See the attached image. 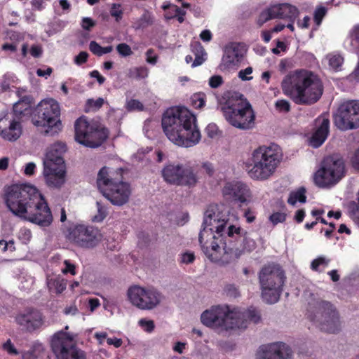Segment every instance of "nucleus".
<instances>
[{"mask_svg": "<svg viewBox=\"0 0 359 359\" xmlns=\"http://www.w3.org/2000/svg\"><path fill=\"white\" fill-rule=\"evenodd\" d=\"M217 217L213 209L208 208L198 235L202 251L211 262L226 265L236 261L245 250L251 252L256 248L255 241L248 238L247 232L240 227L230 225L225 236L227 222Z\"/></svg>", "mask_w": 359, "mask_h": 359, "instance_id": "obj_1", "label": "nucleus"}, {"mask_svg": "<svg viewBox=\"0 0 359 359\" xmlns=\"http://www.w3.org/2000/svg\"><path fill=\"white\" fill-rule=\"evenodd\" d=\"M196 116L185 107L167 109L163 115L161 125L167 137L175 144L191 147L201 138Z\"/></svg>", "mask_w": 359, "mask_h": 359, "instance_id": "obj_2", "label": "nucleus"}, {"mask_svg": "<svg viewBox=\"0 0 359 359\" xmlns=\"http://www.w3.org/2000/svg\"><path fill=\"white\" fill-rule=\"evenodd\" d=\"M281 88L285 95L300 105L315 104L323 93L320 78L311 71L304 69L290 72L285 75Z\"/></svg>", "mask_w": 359, "mask_h": 359, "instance_id": "obj_3", "label": "nucleus"}, {"mask_svg": "<svg viewBox=\"0 0 359 359\" xmlns=\"http://www.w3.org/2000/svg\"><path fill=\"white\" fill-rule=\"evenodd\" d=\"M220 109L226 121L232 126L248 130L253 127L255 114L250 103L237 92L225 93L219 101Z\"/></svg>", "mask_w": 359, "mask_h": 359, "instance_id": "obj_4", "label": "nucleus"}, {"mask_svg": "<svg viewBox=\"0 0 359 359\" xmlns=\"http://www.w3.org/2000/svg\"><path fill=\"white\" fill-rule=\"evenodd\" d=\"M123 175L122 168L114 170L105 166L97 174L98 189L114 205L121 206L126 204L131 194L130 186L123 181Z\"/></svg>", "mask_w": 359, "mask_h": 359, "instance_id": "obj_5", "label": "nucleus"}, {"mask_svg": "<svg viewBox=\"0 0 359 359\" xmlns=\"http://www.w3.org/2000/svg\"><path fill=\"white\" fill-rule=\"evenodd\" d=\"M282 158V150L278 145L259 146L252 151V164L247 165L248 173L254 180H266L276 172Z\"/></svg>", "mask_w": 359, "mask_h": 359, "instance_id": "obj_6", "label": "nucleus"}, {"mask_svg": "<svg viewBox=\"0 0 359 359\" xmlns=\"http://www.w3.org/2000/svg\"><path fill=\"white\" fill-rule=\"evenodd\" d=\"M317 294L318 293L307 294L306 316L320 330L334 333L339 330V313L330 302L320 299Z\"/></svg>", "mask_w": 359, "mask_h": 359, "instance_id": "obj_7", "label": "nucleus"}, {"mask_svg": "<svg viewBox=\"0 0 359 359\" xmlns=\"http://www.w3.org/2000/svg\"><path fill=\"white\" fill-rule=\"evenodd\" d=\"M39 191L27 184H13L5 186L3 198L8 209L18 217L27 212V208L37 199Z\"/></svg>", "mask_w": 359, "mask_h": 359, "instance_id": "obj_8", "label": "nucleus"}, {"mask_svg": "<svg viewBox=\"0 0 359 359\" xmlns=\"http://www.w3.org/2000/svg\"><path fill=\"white\" fill-rule=\"evenodd\" d=\"M239 313L228 305L212 306L201 316V323L210 328L222 330H236L245 327V322L238 319Z\"/></svg>", "mask_w": 359, "mask_h": 359, "instance_id": "obj_9", "label": "nucleus"}, {"mask_svg": "<svg viewBox=\"0 0 359 359\" xmlns=\"http://www.w3.org/2000/svg\"><path fill=\"white\" fill-rule=\"evenodd\" d=\"M32 122L46 134L57 133L62 128L59 103L54 99L41 101L33 111Z\"/></svg>", "mask_w": 359, "mask_h": 359, "instance_id": "obj_10", "label": "nucleus"}, {"mask_svg": "<svg viewBox=\"0 0 359 359\" xmlns=\"http://www.w3.org/2000/svg\"><path fill=\"white\" fill-rule=\"evenodd\" d=\"M75 140L87 147L100 146L108 137L109 130L96 121H88L85 116L74 123Z\"/></svg>", "mask_w": 359, "mask_h": 359, "instance_id": "obj_11", "label": "nucleus"}, {"mask_svg": "<svg viewBox=\"0 0 359 359\" xmlns=\"http://www.w3.org/2000/svg\"><path fill=\"white\" fill-rule=\"evenodd\" d=\"M345 175L344 159L333 154L324 158L321 168L315 174L314 181L319 187H329L338 183Z\"/></svg>", "mask_w": 359, "mask_h": 359, "instance_id": "obj_12", "label": "nucleus"}, {"mask_svg": "<svg viewBox=\"0 0 359 359\" xmlns=\"http://www.w3.org/2000/svg\"><path fill=\"white\" fill-rule=\"evenodd\" d=\"M163 180L170 185L194 187L198 177L194 168L188 164L168 163L161 170Z\"/></svg>", "mask_w": 359, "mask_h": 359, "instance_id": "obj_13", "label": "nucleus"}, {"mask_svg": "<svg viewBox=\"0 0 359 359\" xmlns=\"http://www.w3.org/2000/svg\"><path fill=\"white\" fill-rule=\"evenodd\" d=\"M333 120L335 126L343 131L359 128V100L341 103L334 114Z\"/></svg>", "mask_w": 359, "mask_h": 359, "instance_id": "obj_14", "label": "nucleus"}, {"mask_svg": "<svg viewBox=\"0 0 359 359\" xmlns=\"http://www.w3.org/2000/svg\"><path fill=\"white\" fill-rule=\"evenodd\" d=\"M67 238L78 247L91 249L96 247L102 241V234L97 227L91 225L77 224L69 229Z\"/></svg>", "mask_w": 359, "mask_h": 359, "instance_id": "obj_15", "label": "nucleus"}, {"mask_svg": "<svg viewBox=\"0 0 359 359\" xmlns=\"http://www.w3.org/2000/svg\"><path fill=\"white\" fill-rule=\"evenodd\" d=\"M51 348L57 359H86L84 351L76 346L73 337L63 332L54 334Z\"/></svg>", "mask_w": 359, "mask_h": 359, "instance_id": "obj_16", "label": "nucleus"}, {"mask_svg": "<svg viewBox=\"0 0 359 359\" xmlns=\"http://www.w3.org/2000/svg\"><path fill=\"white\" fill-rule=\"evenodd\" d=\"M259 279L264 290L281 292L286 279L282 267L275 263L264 265L259 273Z\"/></svg>", "mask_w": 359, "mask_h": 359, "instance_id": "obj_17", "label": "nucleus"}, {"mask_svg": "<svg viewBox=\"0 0 359 359\" xmlns=\"http://www.w3.org/2000/svg\"><path fill=\"white\" fill-rule=\"evenodd\" d=\"M32 208H27V212L20 217L25 220L38 224L43 227L48 226L53 222V215L50 208L43 195L40 193Z\"/></svg>", "mask_w": 359, "mask_h": 359, "instance_id": "obj_18", "label": "nucleus"}, {"mask_svg": "<svg viewBox=\"0 0 359 359\" xmlns=\"http://www.w3.org/2000/svg\"><path fill=\"white\" fill-rule=\"evenodd\" d=\"M57 163H53V160H44L43 175L46 182L49 187L60 188L65 181V161L60 158H56Z\"/></svg>", "mask_w": 359, "mask_h": 359, "instance_id": "obj_19", "label": "nucleus"}, {"mask_svg": "<svg viewBox=\"0 0 359 359\" xmlns=\"http://www.w3.org/2000/svg\"><path fill=\"white\" fill-rule=\"evenodd\" d=\"M15 322L22 330L32 333L43 326L44 318L40 311L29 307L18 312L15 316Z\"/></svg>", "mask_w": 359, "mask_h": 359, "instance_id": "obj_20", "label": "nucleus"}, {"mask_svg": "<svg viewBox=\"0 0 359 359\" xmlns=\"http://www.w3.org/2000/svg\"><path fill=\"white\" fill-rule=\"evenodd\" d=\"M21 122L17 116L6 114L0 118V136L9 142L18 140L22 133Z\"/></svg>", "mask_w": 359, "mask_h": 359, "instance_id": "obj_21", "label": "nucleus"}, {"mask_svg": "<svg viewBox=\"0 0 359 359\" xmlns=\"http://www.w3.org/2000/svg\"><path fill=\"white\" fill-rule=\"evenodd\" d=\"M292 355L290 346L278 341L261 346L257 353V359H289Z\"/></svg>", "mask_w": 359, "mask_h": 359, "instance_id": "obj_22", "label": "nucleus"}, {"mask_svg": "<svg viewBox=\"0 0 359 359\" xmlns=\"http://www.w3.org/2000/svg\"><path fill=\"white\" fill-rule=\"evenodd\" d=\"M246 52L245 46L241 43H231L224 50L222 60L224 69L231 70L236 69L243 59Z\"/></svg>", "mask_w": 359, "mask_h": 359, "instance_id": "obj_23", "label": "nucleus"}, {"mask_svg": "<svg viewBox=\"0 0 359 359\" xmlns=\"http://www.w3.org/2000/svg\"><path fill=\"white\" fill-rule=\"evenodd\" d=\"M224 196L229 200L245 203L251 196V191L247 184L241 182H227L222 189Z\"/></svg>", "mask_w": 359, "mask_h": 359, "instance_id": "obj_24", "label": "nucleus"}, {"mask_svg": "<svg viewBox=\"0 0 359 359\" xmlns=\"http://www.w3.org/2000/svg\"><path fill=\"white\" fill-rule=\"evenodd\" d=\"M130 302L140 309H151L159 303L158 293H127Z\"/></svg>", "mask_w": 359, "mask_h": 359, "instance_id": "obj_25", "label": "nucleus"}, {"mask_svg": "<svg viewBox=\"0 0 359 359\" xmlns=\"http://www.w3.org/2000/svg\"><path fill=\"white\" fill-rule=\"evenodd\" d=\"M316 122L318 126L311 136V144L318 148L324 143L330 133V119L327 116L323 115L319 116Z\"/></svg>", "mask_w": 359, "mask_h": 359, "instance_id": "obj_26", "label": "nucleus"}, {"mask_svg": "<svg viewBox=\"0 0 359 359\" xmlns=\"http://www.w3.org/2000/svg\"><path fill=\"white\" fill-rule=\"evenodd\" d=\"M276 18L289 19L294 22L299 15L297 8L290 4H280L273 6Z\"/></svg>", "mask_w": 359, "mask_h": 359, "instance_id": "obj_27", "label": "nucleus"}, {"mask_svg": "<svg viewBox=\"0 0 359 359\" xmlns=\"http://www.w3.org/2000/svg\"><path fill=\"white\" fill-rule=\"evenodd\" d=\"M233 310L239 313L238 319L245 322V327H236V329H245L248 325V321H252L257 324L261 321V315L259 312L254 307L251 306L245 311H242L239 308L233 307Z\"/></svg>", "mask_w": 359, "mask_h": 359, "instance_id": "obj_28", "label": "nucleus"}, {"mask_svg": "<svg viewBox=\"0 0 359 359\" xmlns=\"http://www.w3.org/2000/svg\"><path fill=\"white\" fill-rule=\"evenodd\" d=\"M66 144L62 142L53 144L47 152L45 160L51 159L53 163H57L56 158H60L64 160L62 154L66 151Z\"/></svg>", "mask_w": 359, "mask_h": 359, "instance_id": "obj_29", "label": "nucleus"}, {"mask_svg": "<svg viewBox=\"0 0 359 359\" xmlns=\"http://www.w3.org/2000/svg\"><path fill=\"white\" fill-rule=\"evenodd\" d=\"M326 58L328 61V65L331 69L335 72L341 70V66L344 63V57L339 53H330L327 55Z\"/></svg>", "mask_w": 359, "mask_h": 359, "instance_id": "obj_30", "label": "nucleus"}, {"mask_svg": "<svg viewBox=\"0 0 359 359\" xmlns=\"http://www.w3.org/2000/svg\"><path fill=\"white\" fill-rule=\"evenodd\" d=\"M149 75V69L146 66L131 67L128 70L127 76L131 79L142 80Z\"/></svg>", "mask_w": 359, "mask_h": 359, "instance_id": "obj_31", "label": "nucleus"}, {"mask_svg": "<svg viewBox=\"0 0 359 359\" xmlns=\"http://www.w3.org/2000/svg\"><path fill=\"white\" fill-rule=\"evenodd\" d=\"M193 52L195 54V60L191 65L192 67L199 66L205 61L204 55H205L203 47L199 42H196L192 45Z\"/></svg>", "mask_w": 359, "mask_h": 359, "instance_id": "obj_32", "label": "nucleus"}, {"mask_svg": "<svg viewBox=\"0 0 359 359\" xmlns=\"http://www.w3.org/2000/svg\"><path fill=\"white\" fill-rule=\"evenodd\" d=\"M306 189L304 187H300L296 191L290 193L287 199V203L290 205H295L299 201L304 203L306 201V196L305 195Z\"/></svg>", "mask_w": 359, "mask_h": 359, "instance_id": "obj_33", "label": "nucleus"}, {"mask_svg": "<svg viewBox=\"0 0 359 359\" xmlns=\"http://www.w3.org/2000/svg\"><path fill=\"white\" fill-rule=\"evenodd\" d=\"M43 347L41 344H34L30 350L25 352L22 355V359H37L43 353Z\"/></svg>", "mask_w": 359, "mask_h": 359, "instance_id": "obj_34", "label": "nucleus"}, {"mask_svg": "<svg viewBox=\"0 0 359 359\" xmlns=\"http://www.w3.org/2000/svg\"><path fill=\"white\" fill-rule=\"evenodd\" d=\"M90 50L97 56H102L104 54L109 53L113 50L112 46L102 47L98 43L92 41L89 44Z\"/></svg>", "mask_w": 359, "mask_h": 359, "instance_id": "obj_35", "label": "nucleus"}, {"mask_svg": "<svg viewBox=\"0 0 359 359\" xmlns=\"http://www.w3.org/2000/svg\"><path fill=\"white\" fill-rule=\"evenodd\" d=\"M191 105L194 109H202L206 102V95L204 93H196L190 97Z\"/></svg>", "mask_w": 359, "mask_h": 359, "instance_id": "obj_36", "label": "nucleus"}, {"mask_svg": "<svg viewBox=\"0 0 359 359\" xmlns=\"http://www.w3.org/2000/svg\"><path fill=\"white\" fill-rule=\"evenodd\" d=\"M275 10H273V6L268 8L263 11L259 15L257 23L259 26L263 25L267 21L275 19Z\"/></svg>", "mask_w": 359, "mask_h": 359, "instance_id": "obj_37", "label": "nucleus"}, {"mask_svg": "<svg viewBox=\"0 0 359 359\" xmlns=\"http://www.w3.org/2000/svg\"><path fill=\"white\" fill-rule=\"evenodd\" d=\"M48 285L50 288L54 287L55 292H64L67 288V281L64 278H56L50 279Z\"/></svg>", "mask_w": 359, "mask_h": 359, "instance_id": "obj_38", "label": "nucleus"}, {"mask_svg": "<svg viewBox=\"0 0 359 359\" xmlns=\"http://www.w3.org/2000/svg\"><path fill=\"white\" fill-rule=\"evenodd\" d=\"M29 105L26 104H23L22 102H16L13 107V112L9 114L17 116L21 120L22 115H24L26 111L29 109Z\"/></svg>", "mask_w": 359, "mask_h": 359, "instance_id": "obj_39", "label": "nucleus"}, {"mask_svg": "<svg viewBox=\"0 0 359 359\" xmlns=\"http://www.w3.org/2000/svg\"><path fill=\"white\" fill-rule=\"evenodd\" d=\"M327 9L323 6H317L313 13V20L316 25L319 26L326 15Z\"/></svg>", "mask_w": 359, "mask_h": 359, "instance_id": "obj_40", "label": "nucleus"}, {"mask_svg": "<svg viewBox=\"0 0 359 359\" xmlns=\"http://www.w3.org/2000/svg\"><path fill=\"white\" fill-rule=\"evenodd\" d=\"M96 205L97 208V214L93 217L92 220L95 222H100L107 217V210L106 207L102 205L101 202L97 201Z\"/></svg>", "mask_w": 359, "mask_h": 359, "instance_id": "obj_41", "label": "nucleus"}, {"mask_svg": "<svg viewBox=\"0 0 359 359\" xmlns=\"http://www.w3.org/2000/svg\"><path fill=\"white\" fill-rule=\"evenodd\" d=\"M261 297L266 304H273L279 301L280 293H261Z\"/></svg>", "mask_w": 359, "mask_h": 359, "instance_id": "obj_42", "label": "nucleus"}, {"mask_svg": "<svg viewBox=\"0 0 359 359\" xmlns=\"http://www.w3.org/2000/svg\"><path fill=\"white\" fill-rule=\"evenodd\" d=\"M116 50L122 57H128L133 54L130 46L126 43L118 44L116 46Z\"/></svg>", "mask_w": 359, "mask_h": 359, "instance_id": "obj_43", "label": "nucleus"}, {"mask_svg": "<svg viewBox=\"0 0 359 359\" xmlns=\"http://www.w3.org/2000/svg\"><path fill=\"white\" fill-rule=\"evenodd\" d=\"M126 109L128 111H142L144 109V105L141 102L137 100L131 99L126 104Z\"/></svg>", "mask_w": 359, "mask_h": 359, "instance_id": "obj_44", "label": "nucleus"}, {"mask_svg": "<svg viewBox=\"0 0 359 359\" xmlns=\"http://www.w3.org/2000/svg\"><path fill=\"white\" fill-rule=\"evenodd\" d=\"M123 12L121 8V4H113L110 9V15L116 18L118 22L123 17Z\"/></svg>", "mask_w": 359, "mask_h": 359, "instance_id": "obj_45", "label": "nucleus"}, {"mask_svg": "<svg viewBox=\"0 0 359 359\" xmlns=\"http://www.w3.org/2000/svg\"><path fill=\"white\" fill-rule=\"evenodd\" d=\"M286 216L285 213L276 212L270 215L269 220L273 225H276L278 223L284 222L286 219Z\"/></svg>", "mask_w": 359, "mask_h": 359, "instance_id": "obj_46", "label": "nucleus"}, {"mask_svg": "<svg viewBox=\"0 0 359 359\" xmlns=\"http://www.w3.org/2000/svg\"><path fill=\"white\" fill-rule=\"evenodd\" d=\"M329 260L326 259L325 257H319L312 261L311 268L313 271H318L320 266L323 265L324 266H327Z\"/></svg>", "mask_w": 359, "mask_h": 359, "instance_id": "obj_47", "label": "nucleus"}, {"mask_svg": "<svg viewBox=\"0 0 359 359\" xmlns=\"http://www.w3.org/2000/svg\"><path fill=\"white\" fill-rule=\"evenodd\" d=\"M276 109L280 112H288L290 110V104L285 100H278L275 103Z\"/></svg>", "mask_w": 359, "mask_h": 359, "instance_id": "obj_48", "label": "nucleus"}, {"mask_svg": "<svg viewBox=\"0 0 359 359\" xmlns=\"http://www.w3.org/2000/svg\"><path fill=\"white\" fill-rule=\"evenodd\" d=\"M348 210L349 213L356 221L358 219V217H359V203L354 201H350L348 203Z\"/></svg>", "mask_w": 359, "mask_h": 359, "instance_id": "obj_49", "label": "nucleus"}, {"mask_svg": "<svg viewBox=\"0 0 359 359\" xmlns=\"http://www.w3.org/2000/svg\"><path fill=\"white\" fill-rule=\"evenodd\" d=\"M153 23V19L149 13L145 12L139 20V25L141 27H145Z\"/></svg>", "mask_w": 359, "mask_h": 359, "instance_id": "obj_50", "label": "nucleus"}, {"mask_svg": "<svg viewBox=\"0 0 359 359\" xmlns=\"http://www.w3.org/2000/svg\"><path fill=\"white\" fill-rule=\"evenodd\" d=\"M139 325L147 332H151L155 327L153 320H148L144 318L139 320Z\"/></svg>", "mask_w": 359, "mask_h": 359, "instance_id": "obj_51", "label": "nucleus"}, {"mask_svg": "<svg viewBox=\"0 0 359 359\" xmlns=\"http://www.w3.org/2000/svg\"><path fill=\"white\" fill-rule=\"evenodd\" d=\"M146 61L149 64L156 65L158 61V55L155 54L153 48H149L146 52Z\"/></svg>", "mask_w": 359, "mask_h": 359, "instance_id": "obj_52", "label": "nucleus"}, {"mask_svg": "<svg viewBox=\"0 0 359 359\" xmlns=\"http://www.w3.org/2000/svg\"><path fill=\"white\" fill-rule=\"evenodd\" d=\"M252 71L253 69L251 67H248L245 69H241L238 72V77L242 81H250L253 79V77L251 76H248V75H250L252 73Z\"/></svg>", "mask_w": 359, "mask_h": 359, "instance_id": "obj_53", "label": "nucleus"}, {"mask_svg": "<svg viewBox=\"0 0 359 359\" xmlns=\"http://www.w3.org/2000/svg\"><path fill=\"white\" fill-rule=\"evenodd\" d=\"M88 57L87 52L81 51L74 57V63L79 66L82 65L88 61Z\"/></svg>", "mask_w": 359, "mask_h": 359, "instance_id": "obj_54", "label": "nucleus"}, {"mask_svg": "<svg viewBox=\"0 0 359 359\" xmlns=\"http://www.w3.org/2000/svg\"><path fill=\"white\" fill-rule=\"evenodd\" d=\"M224 81L220 75H214L209 79V85L212 88H217L223 83Z\"/></svg>", "mask_w": 359, "mask_h": 359, "instance_id": "obj_55", "label": "nucleus"}, {"mask_svg": "<svg viewBox=\"0 0 359 359\" xmlns=\"http://www.w3.org/2000/svg\"><path fill=\"white\" fill-rule=\"evenodd\" d=\"M195 260V255L194 252H186L181 255V262L189 264L193 263Z\"/></svg>", "mask_w": 359, "mask_h": 359, "instance_id": "obj_56", "label": "nucleus"}, {"mask_svg": "<svg viewBox=\"0 0 359 359\" xmlns=\"http://www.w3.org/2000/svg\"><path fill=\"white\" fill-rule=\"evenodd\" d=\"M3 348L11 355H18V351L12 344L11 339H8L3 345Z\"/></svg>", "mask_w": 359, "mask_h": 359, "instance_id": "obj_57", "label": "nucleus"}, {"mask_svg": "<svg viewBox=\"0 0 359 359\" xmlns=\"http://www.w3.org/2000/svg\"><path fill=\"white\" fill-rule=\"evenodd\" d=\"M64 264L65 267L62 269L63 273H71L72 275L76 274V266L69 260H65Z\"/></svg>", "mask_w": 359, "mask_h": 359, "instance_id": "obj_58", "label": "nucleus"}, {"mask_svg": "<svg viewBox=\"0 0 359 359\" xmlns=\"http://www.w3.org/2000/svg\"><path fill=\"white\" fill-rule=\"evenodd\" d=\"M95 25V21L90 18H83L81 21V27L83 29L90 31Z\"/></svg>", "mask_w": 359, "mask_h": 359, "instance_id": "obj_59", "label": "nucleus"}, {"mask_svg": "<svg viewBox=\"0 0 359 359\" xmlns=\"http://www.w3.org/2000/svg\"><path fill=\"white\" fill-rule=\"evenodd\" d=\"M351 164L355 170L359 172V148L355 150L351 156Z\"/></svg>", "mask_w": 359, "mask_h": 359, "instance_id": "obj_60", "label": "nucleus"}, {"mask_svg": "<svg viewBox=\"0 0 359 359\" xmlns=\"http://www.w3.org/2000/svg\"><path fill=\"white\" fill-rule=\"evenodd\" d=\"M173 9L175 11L174 17L177 18V21L180 23H182L184 21V15L186 14V12L177 6H173Z\"/></svg>", "mask_w": 359, "mask_h": 359, "instance_id": "obj_61", "label": "nucleus"}, {"mask_svg": "<svg viewBox=\"0 0 359 359\" xmlns=\"http://www.w3.org/2000/svg\"><path fill=\"white\" fill-rule=\"evenodd\" d=\"M64 314L67 316H76L79 313V311L74 304L67 306L63 311Z\"/></svg>", "mask_w": 359, "mask_h": 359, "instance_id": "obj_62", "label": "nucleus"}, {"mask_svg": "<svg viewBox=\"0 0 359 359\" xmlns=\"http://www.w3.org/2000/svg\"><path fill=\"white\" fill-rule=\"evenodd\" d=\"M43 53L42 48L39 45H33L30 48V54L35 58L40 57Z\"/></svg>", "mask_w": 359, "mask_h": 359, "instance_id": "obj_63", "label": "nucleus"}, {"mask_svg": "<svg viewBox=\"0 0 359 359\" xmlns=\"http://www.w3.org/2000/svg\"><path fill=\"white\" fill-rule=\"evenodd\" d=\"M36 165L33 162H29L26 164L24 174L27 176H32L35 173Z\"/></svg>", "mask_w": 359, "mask_h": 359, "instance_id": "obj_64", "label": "nucleus"}]
</instances>
